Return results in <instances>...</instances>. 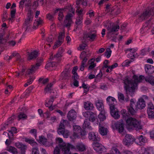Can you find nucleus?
<instances>
[{
	"instance_id": "1",
	"label": "nucleus",
	"mask_w": 154,
	"mask_h": 154,
	"mask_svg": "<svg viewBox=\"0 0 154 154\" xmlns=\"http://www.w3.org/2000/svg\"><path fill=\"white\" fill-rule=\"evenodd\" d=\"M121 113L123 119L126 121L128 129L138 131L142 128V126L140 122L134 118H128L129 114L126 110H122Z\"/></svg>"
},
{
	"instance_id": "2",
	"label": "nucleus",
	"mask_w": 154,
	"mask_h": 154,
	"mask_svg": "<svg viewBox=\"0 0 154 154\" xmlns=\"http://www.w3.org/2000/svg\"><path fill=\"white\" fill-rule=\"evenodd\" d=\"M134 80V81L132 80H129L128 78L126 77L123 80V82L125 85L124 86L125 90V95L126 97L125 98L126 102H128L129 100V98L128 95H129L131 97H133L134 95L135 89L137 85Z\"/></svg>"
},
{
	"instance_id": "3",
	"label": "nucleus",
	"mask_w": 154,
	"mask_h": 154,
	"mask_svg": "<svg viewBox=\"0 0 154 154\" xmlns=\"http://www.w3.org/2000/svg\"><path fill=\"white\" fill-rule=\"evenodd\" d=\"M69 123L67 120L63 119L60 122L57 129V133L59 135H62L66 138L68 137L69 135V131L65 130V126H67Z\"/></svg>"
},
{
	"instance_id": "4",
	"label": "nucleus",
	"mask_w": 154,
	"mask_h": 154,
	"mask_svg": "<svg viewBox=\"0 0 154 154\" xmlns=\"http://www.w3.org/2000/svg\"><path fill=\"white\" fill-rule=\"evenodd\" d=\"M66 8H68L70 12H72V14L69 13L66 16L65 20H64V26L69 28L72 22L71 18L74 14L75 10L73 8L71 5L67 7Z\"/></svg>"
},
{
	"instance_id": "5",
	"label": "nucleus",
	"mask_w": 154,
	"mask_h": 154,
	"mask_svg": "<svg viewBox=\"0 0 154 154\" xmlns=\"http://www.w3.org/2000/svg\"><path fill=\"white\" fill-rule=\"evenodd\" d=\"M133 78L137 82H142L145 79L147 82L152 85H154V77L151 75H149L145 77L143 75H140L138 77L136 75H134L133 76Z\"/></svg>"
},
{
	"instance_id": "6",
	"label": "nucleus",
	"mask_w": 154,
	"mask_h": 154,
	"mask_svg": "<svg viewBox=\"0 0 154 154\" xmlns=\"http://www.w3.org/2000/svg\"><path fill=\"white\" fill-rule=\"evenodd\" d=\"M57 141L59 143L58 146L63 152V154H71L69 148L70 144L63 142L62 139L60 138H57Z\"/></svg>"
},
{
	"instance_id": "7",
	"label": "nucleus",
	"mask_w": 154,
	"mask_h": 154,
	"mask_svg": "<svg viewBox=\"0 0 154 154\" xmlns=\"http://www.w3.org/2000/svg\"><path fill=\"white\" fill-rule=\"evenodd\" d=\"M43 61L42 58L38 57L36 59L37 63L35 65H32L31 68L28 69L26 72V75H30L34 73L35 71L38 68L41 63Z\"/></svg>"
},
{
	"instance_id": "8",
	"label": "nucleus",
	"mask_w": 154,
	"mask_h": 154,
	"mask_svg": "<svg viewBox=\"0 0 154 154\" xmlns=\"http://www.w3.org/2000/svg\"><path fill=\"white\" fill-rule=\"evenodd\" d=\"M154 14V9H148L145 10L141 14L139 15L138 19L141 21L147 19L150 15Z\"/></svg>"
},
{
	"instance_id": "9",
	"label": "nucleus",
	"mask_w": 154,
	"mask_h": 154,
	"mask_svg": "<svg viewBox=\"0 0 154 154\" xmlns=\"http://www.w3.org/2000/svg\"><path fill=\"white\" fill-rule=\"evenodd\" d=\"M27 17L25 19L24 25L26 26L25 28L27 29L29 28L33 18V12L30 8L28 9Z\"/></svg>"
},
{
	"instance_id": "10",
	"label": "nucleus",
	"mask_w": 154,
	"mask_h": 154,
	"mask_svg": "<svg viewBox=\"0 0 154 154\" xmlns=\"http://www.w3.org/2000/svg\"><path fill=\"white\" fill-rule=\"evenodd\" d=\"M135 141V139L132 136L129 134H126L123 143L125 146H129L131 145Z\"/></svg>"
},
{
	"instance_id": "11",
	"label": "nucleus",
	"mask_w": 154,
	"mask_h": 154,
	"mask_svg": "<svg viewBox=\"0 0 154 154\" xmlns=\"http://www.w3.org/2000/svg\"><path fill=\"white\" fill-rule=\"evenodd\" d=\"M75 150L80 152H84L86 150V148L85 145L82 143H76L75 146L70 144L69 148Z\"/></svg>"
},
{
	"instance_id": "12",
	"label": "nucleus",
	"mask_w": 154,
	"mask_h": 154,
	"mask_svg": "<svg viewBox=\"0 0 154 154\" xmlns=\"http://www.w3.org/2000/svg\"><path fill=\"white\" fill-rule=\"evenodd\" d=\"M147 113L149 118L154 119V106L151 102L149 103L148 104Z\"/></svg>"
},
{
	"instance_id": "13",
	"label": "nucleus",
	"mask_w": 154,
	"mask_h": 154,
	"mask_svg": "<svg viewBox=\"0 0 154 154\" xmlns=\"http://www.w3.org/2000/svg\"><path fill=\"white\" fill-rule=\"evenodd\" d=\"M83 115L85 117H89V121L92 122H94L97 119L96 114L91 111L85 112L83 113Z\"/></svg>"
},
{
	"instance_id": "14",
	"label": "nucleus",
	"mask_w": 154,
	"mask_h": 154,
	"mask_svg": "<svg viewBox=\"0 0 154 154\" xmlns=\"http://www.w3.org/2000/svg\"><path fill=\"white\" fill-rule=\"evenodd\" d=\"M110 109L111 115L115 119H119L120 117V115L119 114V111L115 107V106L112 104L110 106Z\"/></svg>"
},
{
	"instance_id": "15",
	"label": "nucleus",
	"mask_w": 154,
	"mask_h": 154,
	"mask_svg": "<svg viewBox=\"0 0 154 154\" xmlns=\"http://www.w3.org/2000/svg\"><path fill=\"white\" fill-rule=\"evenodd\" d=\"M93 147L95 150L100 153H102L105 150V147L97 142H94Z\"/></svg>"
},
{
	"instance_id": "16",
	"label": "nucleus",
	"mask_w": 154,
	"mask_h": 154,
	"mask_svg": "<svg viewBox=\"0 0 154 154\" xmlns=\"http://www.w3.org/2000/svg\"><path fill=\"white\" fill-rule=\"evenodd\" d=\"M38 52L34 50L31 52H27V60H33L36 59L38 56Z\"/></svg>"
},
{
	"instance_id": "17",
	"label": "nucleus",
	"mask_w": 154,
	"mask_h": 154,
	"mask_svg": "<svg viewBox=\"0 0 154 154\" xmlns=\"http://www.w3.org/2000/svg\"><path fill=\"white\" fill-rule=\"evenodd\" d=\"M136 106L135 103H130L129 106L127 107L128 112L131 115H134L136 113V111L137 110L136 109V107H135Z\"/></svg>"
},
{
	"instance_id": "18",
	"label": "nucleus",
	"mask_w": 154,
	"mask_h": 154,
	"mask_svg": "<svg viewBox=\"0 0 154 154\" xmlns=\"http://www.w3.org/2000/svg\"><path fill=\"white\" fill-rule=\"evenodd\" d=\"M70 76L69 68H66L61 73L60 77L62 79H68Z\"/></svg>"
},
{
	"instance_id": "19",
	"label": "nucleus",
	"mask_w": 154,
	"mask_h": 154,
	"mask_svg": "<svg viewBox=\"0 0 154 154\" xmlns=\"http://www.w3.org/2000/svg\"><path fill=\"white\" fill-rule=\"evenodd\" d=\"M146 106L145 102L144 100L142 98L139 99L137 102L136 106V109L138 110V109H142Z\"/></svg>"
},
{
	"instance_id": "20",
	"label": "nucleus",
	"mask_w": 154,
	"mask_h": 154,
	"mask_svg": "<svg viewBox=\"0 0 154 154\" xmlns=\"http://www.w3.org/2000/svg\"><path fill=\"white\" fill-rule=\"evenodd\" d=\"M76 117V112L73 109L69 111L67 115V117L68 120L71 121L75 120Z\"/></svg>"
},
{
	"instance_id": "21",
	"label": "nucleus",
	"mask_w": 154,
	"mask_h": 154,
	"mask_svg": "<svg viewBox=\"0 0 154 154\" xmlns=\"http://www.w3.org/2000/svg\"><path fill=\"white\" fill-rule=\"evenodd\" d=\"M70 5H68L67 6L65 7L64 8H58L54 12L55 13H57L58 11H59V13L58 14V19L60 21H62L63 18L64 16L63 14V11L66 9H68V8H66L67 7L69 6Z\"/></svg>"
},
{
	"instance_id": "22",
	"label": "nucleus",
	"mask_w": 154,
	"mask_h": 154,
	"mask_svg": "<svg viewBox=\"0 0 154 154\" xmlns=\"http://www.w3.org/2000/svg\"><path fill=\"white\" fill-rule=\"evenodd\" d=\"M81 129L79 126L75 125L73 126V136L75 137H79V134Z\"/></svg>"
},
{
	"instance_id": "23",
	"label": "nucleus",
	"mask_w": 154,
	"mask_h": 154,
	"mask_svg": "<svg viewBox=\"0 0 154 154\" xmlns=\"http://www.w3.org/2000/svg\"><path fill=\"white\" fill-rule=\"evenodd\" d=\"M99 132L102 135L104 136L107 134L108 129L104 127L100 123H99Z\"/></svg>"
},
{
	"instance_id": "24",
	"label": "nucleus",
	"mask_w": 154,
	"mask_h": 154,
	"mask_svg": "<svg viewBox=\"0 0 154 154\" xmlns=\"http://www.w3.org/2000/svg\"><path fill=\"white\" fill-rule=\"evenodd\" d=\"M115 127L119 133L122 134L124 130V124L122 122H118L115 124Z\"/></svg>"
},
{
	"instance_id": "25",
	"label": "nucleus",
	"mask_w": 154,
	"mask_h": 154,
	"mask_svg": "<svg viewBox=\"0 0 154 154\" xmlns=\"http://www.w3.org/2000/svg\"><path fill=\"white\" fill-rule=\"evenodd\" d=\"M88 138L90 140L93 141H97L100 140L99 137L96 136L93 132H90L89 133Z\"/></svg>"
},
{
	"instance_id": "26",
	"label": "nucleus",
	"mask_w": 154,
	"mask_h": 154,
	"mask_svg": "<svg viewBox=\"0 0 154 154\" xmlns=\"http://www.w3.org/2000/svg\"><path fill=\"white\" fill-rule=\"evenodd\" d=\"M110 12L111 14L117 15L120 13V9L116 5L112 7Z\"/></svg>"
},
{
	"instance_id": "27",
	"label": "nucleus",
	"mask_w": 154,
	"mask_h": 154,
	"mask_svg": "<svg viewBox=\"0 0 154 154\" xmlns=\"http://www.w3.org/2000/svg\"><path fill=\"white\" fill-rule=\"evenodd\" d=\"M43 23L42 20L40 17L37 18L35 20L32 28L33 29H36L39 26L42 25Z\"/></svg>"
},
{
	"instance_id": "28",
	"label": "nucleus",
	"mask_w": 154,
	"mask_h": 154,
	"mask_svg": "<svg viewBox=\"0 0 154 154\" xmlns=\"http://www.w3.org/2000/svg\"><path fill=\"white\" fill-rule=\"evenodd\" d=\"M31 2V0H26V2H27V3H26V6L28 7H30L28 9L30 8L35 9L36 8L38 5V2L36 1H34L33 3V5L31 6L30 5V2Z\"/></svg>"
},
{
	"instance_id": "29",
	"label": "nucleus",
	"mask_w": 154,
	"mask_h": 154,
	"mask_svg": "<svg viewBox=\"0 0 154 154\" xmlns=\"http://www.w3.org/2000/svg\"><path fill=\"white\" fill-rule=\"evenodd\" d=\"M145 70L149 74H152L154 72V67L150 65L146 64L145 66Z\"/></svg>"
},
{
	"instance_id": "30",
	"label": "nucleus",
	"mask_w": 154,
	"mask_h": 154,
	"mask_svg": "<svg viewBox=\"0 0 154 154\" xmlns=\"http://www.w3.org/2000/svg\"><path fill=\"white\" fill-rule=\"evenodd\" d=\"M84 108L86 110H92L94 108V106L92 103L87 101L84 102Z\"/></svg>"
},
{
	"instance_id": "31",
	"label": "nucleus",
	"mask_w": 154,
	"mask_h": 154,
	"mask_svg": "<svg viewBox=\"0 0 154 154\" xmlns=\"http://www.w3.org/2000/svg\"><path fill=\"white\" fill-rule=\"evenodd\" d=\"M96 105L97 108L100 111L104 110L103 109L104 107L103 104L102 100H98L96 102Z\"/></svg>"
},
{
	"instance_id": "32",
	"label": "nucleus",
	"mask_w": 154,
	"mask_h": 154,
	"mask_svg": "<svg viewBox=\"0 0 154 154\" xmlns=\"http://www.w3.org/2000/svg\"><path fill=\"white\" fill-rule=\"evenodd\" d=\"M119 29V26L117 25H114L112 26L111 28H110L109 29V33H112V34L117 32Z\"/></svg>"
},
{
	"instance_id": "33",
	"label": "nucleus",
	"mask_w": 154,
	"mask_h": 154,
	"mask_svg": "<svg viewBox=\"0 0 154 154\" xmlns=\"http://www.w3.org/2000/svg\"><path fill=\"white\" fill-rule=\"evenodd\" d=\"M97 35L95 33H92L91 32L88 33L86 35V38H89V40L91 41H93L95 39Z\"/></svg>"
},
{
	"instance_id": "34",
	"label": "nucleus",
	"mask_w": 154,
	"mask_h": 154,
	"mask_svg": "<svg viewBox=\"0 0 154 154\" xmlns=\"http://www.w3.org/2000/svg\"><path fill=\"white\" fill-rule=\"evenodd\" d=\"M39 141L41 142L42 144L46 146H48L49 145H52V143H51L50 144H48V142L47 141V139L44 137L43 136H41L39 137Z\"/></svg>"
},
{
	"instance_id": "35",
	"label": "nucleus",
	"mask_w": 154,
	"mask_h": 154,
	"mask_svg": "<svg viewBox=\"0 0 154 154\" xmlns=\"http://www.w3.org/2000/svg\"><path fill=\"white\" fill-rule=\"evenodd\" d=\"M112 149L114 151V153H115V154H121L119 151L116 148H113ZM122 154H132V153L130 151L125 150L122 152Z\"/></svg>"
},
{
	"instance_id": "36",
	"label": "nucleus",
	"mask_w": 154,
	"mask_h": 154,
	"mask_svg": "<svg viewBox=\"0 0 154 154\" xmlns=\"http://www.w3.org/2000/svg\"><path fill=\"white\" fill-rule=\"evenodd\" d=\"M4 33H1L0 34V45H5L7 42V38H8V36L6 38H4Z\"/></svg>"
},
{
	"instance_id": "37",
	"label": "nucleus",
	"mask_w": 154,
	"mask_h": 154,
	"mask_svg": "<svg viewBox=\"0 0 154 154\" xmlns=\"http://www.w3.org/2000/svg\"><path fill=\"white\" fill-rule=\"evenodd\" d=\"M16 146L18 148L20 149L21 151L25 150L27 148V146L26 145L20 143H15Z\"/></svg>"
},
{
	"instance_id": "38",
	"label": "nucleus",
	"mask_w": 154,
	"mask_h": 154,
	"mask_svg": "<svg viewBox=\"0 0 154 154\" xmlns=\"http://www.w3.org/2000/svg\"><path fill=\"white\" fill-rule=\"evenodd\" d=\"M53 84L51 83L48 84L46 87L45 89V93L49 92L51 93L52 92L54 93V90L52 89Z\"/></svg>"
},
{
	"instance_id": "39",
	"label": "nucleus",
	"mask_w": 154,
	"mask_h": 154,
	"mask_svg": "<svg viewBox=\"0 0 154 154\" xmlns=\"http://www.w3.org/2000/svg\"><path fill=\"white\" fill-rule=\"evenodd\" d=\"M87 60L88 59L87 58V57H85L83 59L80 66V69L81 71H83L84 70L85 67L86 66V63Z\"/></svg>"
},
{
	"instance_id": "40",
	"label": "nucleus",
	"mask_w": 154,
	"mask_h": 154,
	"mask_svg": "<svg viewBox=\"0 0 154 154\" xmlns=\"http://www.w3.org/2000/svg\"><path fill=\"white\" fill-rule=\"evenodd\" d=\"M107 102L109 103L110 106L112 104L115 105V103H116V99L113 97L109 96L106 99Z\"/></svg>"
},
{
	"instance_id": "41",
	"label": "nucleus",
	"mask_w": 154,
	"mask_h": 154,
	"mask_svg": "<svg viewBox=\"0 0 154 154\" xmlns=\"http://www.w3.org/2000/svg\"><path fill=\"white\" fill-rule=\"evenodd\" d=\"M7 150L13 154H18V152L17 149L11 146L8 147L7 148Z\"/></svg>"
},
{
	"instance_id": "42",
	"label": "nucleus",
	"mask_w": 154,
	"mask_h": 154,
	"mask_svg": "<svg viewBox=\"0 0 154 154\" xmlns=\"http://www.w3.org/2000/svg\"><path fill=\"white\" fill-rule=\"evenodd\" d=\"M98 117L100 121H103L106 119L105 112L104 110H102L98 116Z\"/></svg>"
},
{
	"instance_id": "43",
	"label": "nucleus",
	"mask_w": 154,
	"mask_h": 154,
	"mask_svg": "<svg viewBox=\"0 0 154 154\" xmlns=\"http://www.w3.org/2000/svg\"><path fill=\"white\" fill-rule=\"evenodd\" d=\"M83 20V17L80 16H78L77 17L76 20L75 22V23L77 26H79L82 24Z\"/></svg>"
},
{
	"instance_id": "44",
	"label": "nucleus",
	"mask_w": 154,
	"mask_h": 154,
	"mask_svg": "<svg viewBox=\"0 0 154 154\" xmlns=\"http://www.w3.org/2000/svg\"><path fill=\"white\" fill-rule=\"evenodd\" d=\"M16 12V9H13L11 11V18H9V20H11L12 22L13 21V19L15 18V15Z\"/></svg>"
},
{
	"instance_id": "45",
	"label": "nucleus",
	"mask_w": 154,
	"mask_h": 154,
	"mask_svg": "<svg viewBox=\"0 0 154 154\" xmlns=\"http://www.w3.org/2000/svg\"><path fill=\"white\" fill-rule=\"evenodd\" d=\"M65 34V31L64 29L63 30V32L59 33V35L58 36V40L62 41L63 42V39L64 38Z\"/></svg>"
},
{
	"instance_id": "46",
	"label": "nucleus",
	"mask_w": 154,
	"mask_h": 154,
	"mask_svg": "<svg viewBox=\"0 0 154 154\" xmlns=\"http://www.w3.org/2000/svg\"><path fill=\"white\" fill-rule=\"evenodd\" d=\"M83 127L84 128H87L89 129H91V127L90 126V122L88 119H86L85 120L83 125Z\"/></svg>"
},
{
	"instance_id": "47",
	"label": "nucleus",
	"mask_w": 154,
	"mask_h": 154,
	"mask_svg": "<svg viewBox=\"0 0 154 154\" xmlns=\"http://www.w3.org/2000/svg\"><path fill=\"white\" fill-rule=\"evenodd\" d=\"M25 141L29 143L31 145L32 144L33 145H37V143L34 140L30 139L29 138H25Z\"/></svg>"
},
{
	"instance_id": "48",
	"label": "nucleus",
	"mask_w": 154,
	"mask_h": 154,
	"mask_svg": "<svg viewBox=\"0 0 154 154\" xmlns=\"http://www.w3.org/2000/svg\"><path fill=\"white\" fill-rule=\"evenodd\" d=\"M118 98L119 101L122 102L125 101V98L123 94L119 92L118 93Z\"/></svg>"
},
{
	"instance_id": "49",
	"label": "nucleus",
	"mask_w": 154,
	"mask_h": 154,
	"mask_svg": "<svg viewBox=\"0 0 154 154\" xmlns=\"http://www.w3.org/2000/svg\"><path fill=\"white\" fill-rule=\"evenodd\" d=\"M76 8H77L76 10V12L77 13V15L78 16H81L83 17L82 12L83 11V9H81L80 10H79L80 7L79 6H78V5L76 7Z\"/></svg>"
},
{
	"instance_id": "50",
	"label": "nucleus",
	"mask_w": 154,
	"mask_h": 154,
	"mask_svg": "<svg viewBox=\"0 0 154 154\" xmlns=\"http://www.w3.org/2000/svg\"><path fill=\"white\" fill-rule=\"evenodd\" d=\"M82 3V5L86 6L87 3V0H77L76 1V4L78 6L80 3Z\"/></svg>"
},
{
	"instance_id": "51",
	"label": "nucleus",
	"mask_w": 154,
	"mask_h": 154,
	"mask_svg": "<svg viewBox=\"0 0 154 154\" xmlns=\"http://www.w3.org/2000/svg\"><path fill=\"white\" fill-rule=\"evenodd\" d=\"M62 42V41L58 40L55 43L53 47V49H55L57 48L60 46Z\"/></svg>"
},
{
	"instance_id": "52",
	"label": "nucleus",
	"mask_w": 154,
	"mask_h": 154,
	"mask_svg": "<svg viewBox=\"0 0 154 154\" xmlns=\"http://www.w3.org/2000/svg\"><path fill=\"white\" fill-rule=\"evenodd\" d=\"M150 51V48L149 47L147 48H144L141 50L140 54L142 55H144L147 52H149Z\"/></svg>"
},
{
	"instance_id": "53",
	"label": "nucleus",
	"mask_w": 154,
	"mask_h": 154,
	"mask_svg": "<svg viewBox=\"0 0 154 154\" xmlns=\"http://www.w3.org/2000/svg\"><path fill=\"white\" fill-rule=\"evenodd\" d=\"M112 51L110 48H108L106 49V51L105 52V55L107 58H109L111 56Z\"/></svg>"
},
{
	"instance_id": "54",
	"label": "nucleus",
	"mask_w": 154,
	"mask_h": 154,
	"mask_svg": "<svg viewBox=\"0 0 154 154\" xmlns=\"http://www.w3.org/2000/svg\"><path fill=\"white\" fill-rule=\"evenodd\" d=\"M27 117V116L25 114L20 113L18 116L19 118L18 120H20L21 119H26Z\"/></svg>"
},
{
	"instance_id": "55",
	"label": "nucleus",
	"mask_w": 154,
	"mask_h": 154,
	"mask_svg": "<svg viewBox=\"0 0 154 154\" xmlns=\"http://www.w3.org/2000/svg\"><path fill=\"white\" fill-rule=\"evenodd\" d=\"M139 154H150L149 152L147 151L145 148H142L140 153Z\"/></svg>"
},
{
	"instance_id": "56",
	"label": "nucleus",
	"mask_w": 154,
	"mask_h": 154,
	"mask_svg": "<svg viewBox=\"0 0 154 154\" xmlns=\"http://www.w3.org/2000/svg\"><path fill=\"white\" fill-rule=\"evenodd\" d=\"M60 149L59 146H56L54 151V154H60Z\"/></svg>"
},
{
	"instance_id": "57",
	"label": "nucleus",
	"mask_w": 154,
	"mask_h": 154,
	"mask_svg": "<svg viewBox=\"0 0 154 154\" xmlns=\"http://www.w3.org/2000/svg\"><path fill=\"white\" fill-rule=\"evenodd\" d=\"M86 134V132L85 130L81 129V131L79 134V137H82L85 136Z\"/></svg>"
},
{
	"instance_id": "58",
	"label": "nucleus",
	"mask_w": 154,
	"mask_h": 154,
	"mask_svg": "<svg viewBox=\"0 0 154 154\" xmlns=\"http://www.w3.org/2000/svg\"><path fill=\"white\" fill-rule=\"evenodd\" d=\"M138 139L140 142L145 143L146 141V138L145 137L143 136V135H140L138 138Z\"/></svg>"
},
{
	"instance_id": "59",
	"label": "nucleus",
	"mask_w": 154,
	"mask_h": 154,
	"mask_svg": "<svg viewBox=\"0 0 154 154\" xmlns=\"http://www.w3.org/2000/svg\"><path fill=\"white\" fill-rule=\"evenodd\" d=\"M82 87L85 90H84V92L85 93L86 92H88L89 91V88L87 86V85L85 84L84 83H83Z\"/></svg>"
},
{
	"instance_id": "60",
	"label": "nucleus",
	"mask_w": 154,
	"mask_h": 154,
	"mask_svg": "<svg viewBox=\"0 0 154 154\" xmlns=\"http://www.w3.org/2000/svg\"><path fill=\"white\" fill-rule=\"evenodd\" d=\"M32 154H39V152L37 148H33L32 150Z\"/></svg>"
},
{
	"instance_id": "61",
	"label": "nucleus",
	"mask_w": 154,
	"mask_h": 154,
	"mask_svg": "<svg viewBox=\"0 0 154 154\" xmlns=\"http://www.w3.org/2000/svg\"><path fill=\"white\" fill-rule=\"evenodd\" d=\"M55 98V97H54ZM54 97L53 96H51L50 99L48 101V103L49 105H52V103L54 101Z\"/></svg>"
},
{
	"instance_id": "62",
	"label": "nucleus",
	"mask_w": 154,
	"mask_h": 154,
	"mask_svg": "<svg viewBox=\"0 0 154 154\" xmlns=\"http://www.w3.org/2000/svg\"><path fill=\"white\" fill-rule=\"evenodd\" d=\"M62 56L61 54L57 53L54 56V58H55V59L57 60L61 57Z\"/></svg>"
},
{
	"instance_id": "63",
	"label": "nucleus",
	"mask_w": 154,
	"mask_h": 154,
	"mask_svg": "<svg viewBox=\"0 0 154 154\" xmlns=\"http://www.w3.org/2000/svg\"><path fill=\"white\" fill-rule=\"evenodd\" d=\"M118 66V64L117 63H115L111 66H109V69L112 70L113 68L117 66Z\"/></svg>"
},
{
	"instance_id": "64",
	"label": "nucleus",
	"mask_w": 154,
	"mask_h": 154,
	"mask_svg": "<svg viewBox=\"0 0 154 154\" xmlns=\"http://www.w3.org/2000/svg\"><path fill=\"white\" fill-rule=\"evenodd\" d=\"M9 45L12 46H14L16 43V42L15 41L12 40L8 42Z\"/></svg>"
}]
</instances>
